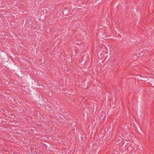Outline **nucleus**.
<instances>
[{
    "instance_id": "f257e3e1",
    "label": "nucleus",
    "mask_w": 154,
    "mask_h": 154,
    "mask_svg": "<svg viewBox=\"0 0 154 154\" xmlns=\"http://www.w3.org/2000/svg\"><path fill=\"white\" fill-rule=\"evenodd\" d=\"M63 15L65 16H68L69 15L70 13V11L68 9L64 8L63 11H62Z\"/></svg>"
},
{
    "instance_id": "f03ea898",
    "label": "nucleus",
    "mask_w": 154,
    "mask_h": 154,
    "mask_svg": "<svg viewBox=\"0 0 154 154\" xmlns=\"http://www.w3.org/2000/svg\"><path fill=\"white\" fill-rule=\"evenodd\" d=\"M52 19L50 18L49 19V21H48V23L51 24H53L56 23L57 21V20L55 19H53L51 20Z\"/></svg>"
},
{
    "instance_id": "7ed1b4c3",
    "label": "nucleus",
    "mask_w": 154,
    "mask_h": 154,
    "mask_svg": "<svg viewBox=\"0 0 154 154\" xmlns=\"http://www.w3.org/2000/svg\"><path fill=\"white\" fill-rule=\"evenodd\" d=\"M62 122L63 123V124L64 125H69V122H68V120H63V121H62Z\"/></svg>"
},
{
    "instance_id": "20e7f679",
    "label": "nucleus",
    "mask_w": 154,
    "mask_h": 154,
    "mask_svg": "<svg viewBox=\"0 0 154 154\" xmlns=\"http://www.w3.org/2000/svg\"><path fill=\"white\" fill-rule=\"evenodd\" d=\"M62 12V11H59L57 12V16H60V13Z\"/></svg>"
},
{
    "instance_id": "39448f33",
    "label": "nucleus",
    "mask_w": 154,
    "mask_h": 154,
    "mask_svg": "<svg viewBox=\"0 0 154 154\" xmlns=\"http://www.w3.org/2000/svg\"><path fill=\"white\" fill-rule=\"evenodd\" d=\"M59 119L60 120H61V122H62V121H63L64 119L63 118V117L62 116H60V117L59 118Z\"/></svg>"
},
{
    "instance_id": "423d86ee",
    "label": "nucleus",
    "mask_w": 154,
    "mask_h": 154,
    "mask_svg": "<svg viewBox=\"0 0 154 154\" xmlns=\"http://www.w3.org/2000/svg\"><path fill=\"white\" fill-rule=\"evenodd\" d=\"M32 128L34 129V128L33 127H31V128L29 129V130H30V131H32V132H34V130L32 129L31 128Z\"/></svg>"
},
{
    "instance_id": "0eeeda50",
    "label": "nucleus",
    "mask_w": 154,
    "mask_h": 154,
    "mask_svg": "<svg viewBox=\"0 0 154 154\" xmlns=\"http://www.w3.org/2000/svg\"><path fill=\"white\" fill-rule=\"evenodd\" d=\"M106 60H108L109 59V57L108 56H106Z\"/></svg>"
},
{
    "instance_id": "6e6552de",
    "label": "nucleus",
    "mask_w": 154,
    "mask_h": 154,
    "mask_svg": "<svg viewBox=\"0 0 154 154\" xmlns=\"http://www.w3.org/2000/svg\"><path fill=\"white\" fill-rule=\"evenodd\" d=\"M45 108L46 109H48L50 108L49 106H47V107L46 106L45 107Z\"/></svg>"
},
{
    "instance_id": "1a4fd4ad",
    "label": "nucleus",
    "mask_w": 154,
    "mask_h": 154,
    "mask_svg": "<svg viewBox=\"0 0 154 154\" xmlns=\"http://www.w3.org/2000/svg\"><path fill=\"white\" fill-rule=\"evenodd\" d=\"M109 37H103V39H105V40H106V39H107Z\"/></svg>"
},
{
    "instance_id": "9d476101",
    "label": "nucleus",
    "mask_w": 154,
    "mask_h": 154,
    "mask_svg": "<svg viewBox=\"0 0 154 154\" xmlns=\"http://www.w3.org/2000/svg\"><path fill=\"white\" fill-rule=\"evenodd\" d=\"M117 153H118V152L117 151H114V152L113 153L114 154H117Z\"/></svg>"
},
{
    "instance_id": "9b49d317",
    "label": "nucleus",
    "mask_w": 154,
    "mask_h": 154,
    "mask_svg": "<svg viewBox=\"0 0 154 154\" xmlns=\"http://www.w3.org/2000/svg\"><path fill=\"white\" fill-rule=\"evenodd\" d=\"M44 0H40V1H42V2H43Z\"/></svg>"
}]
</instances>
